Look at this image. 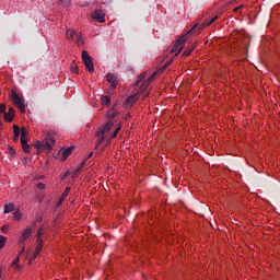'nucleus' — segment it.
<instances>
[{"label": "nucleus", "instance_id": "32", "mask_svg": "<svg viewBox=\"0 0 280 280\" xmlns=\"http://www.w3.org/2000/svg\"><path fill=\"white\" fill-rule=\"evenodd\" d=\"M20 141L22 145H25L27 143V137H21Z\"/></svg>", "mask_w": 280, "mask_h": 280}, {"label": "nucleus", "instance_id": "4", "mask_svg": "<svg viewBox=\"0 0 280 280\" xmlns=\"http://www.w3.org/2000/svg\"><path fill=\"white\" fill-rule=\"evenodd\" d=\"M82 61L85 65L88 71H90V73H93L95 71V67L93 66V58L89 56V51H82Z\"/></svg>", "mask_w": 280, "mask_h": 280}, {"label": "nucleus", "instance_id": "3", "mask_svg": "<svg viewBox=\"0 0 280 280\" xmlns=\"http://www.w3.org/2000/svg\"><path fill=\"white\" fill-rule=\"evenodd\" d=\"M11 100L20 108L21 113H25V100L19 96L16 90H11Z\"/></svg>", "mask_w": 280, "mask_h": 280}, {"label": "nucleus", "instance_id": "47", "mask_svg": "<svg viewBox=\"0 0 280 280\" xmlns=\"http://www.w3.org/2000/svg\"><path fill=\"white\" fill-rule=\"evenodd\" d=\"M91 156H93V153H90L89 159H91Z\"/></svg>", "mask_w": 280, "mask_h": 280}, {"label": "nucleus", "instance_id": "2", "mask_svg": "<svg viewBox=\"0 0 280 280\" xmlns=\"http://www.w3.org/2000/svg\"><path fill=\"white\" fill-rule=\"evenodd\" d=\"M56 137L57 133L54 130H45L44 131V142H45V148L50 152V150H54V145H56Z\"/></svg>", "mask_w": 280, "mask_h": 280}, {"label": "nucleus", "instance_id": "30", "mask_svg": "<svg viewBox=\"0 0 280 280\" xmlns=\"http://www.w3.org/2000/svg\"><path fill=\"white\" fill-rule=\"evenodd\" d=\"M20 135L21 137H27V130L25 129V127H22V129L20 130Z\"/></svg>", "mask_w": 280, "mask_h": 280}, {"label": "nucleus", "instance_id": "34", "mask_svg": "<svg viewBox=\"0 0 280 280\" xmlns=\"http://www.w3.org/2000/svg\"><path fill=\"white\" fill-rule=\"evenodd\" d=\"M43 233H45V230L43 228H40L37 232V237H40L43 235Z\"/></svg>", "mask_w": 280, "mask_h": 280}, {"label": "nucleus", "instance_id": "44", "mask_svg": "<svg viewBox=\"0 0 280 280\" xmlns=\"http://www.w3.org/2000/svg\"><path fill=\"white\" fill-rule=\"evenodd\" d=\"M197 25H195L187 34H191V32H194V30H196Z\"/></svg>", "mask_w": 280, "mask_h": 280}, {"label": "nucleus", "instance_id": "13", "mask_svg": "<svg viewBox=\"0 0 280 280\" xmlns=\"http://www.w3.org/2000/svg\"><path fill=\"white\" fill-rule=\"evenodd\" d=\"M75 35H78V33H75V31L68 30L67 33H66V38L68 40H75Z\"/></svg>", "mask_w": 280, "mask_h": 280}, {"label": "nucleus", "instance_id": "45", "mask_svg": "<svg viewBox=\"0 0 280 280\" xmlns=\"http://www.w3.org/2000/svg\"><path fill=\"white\" fill-rule=\"evenodd\" d=\"M237 10H242V5L234 9V12H237Z\"/></svg>", "mask_w": 280, "mask_h": 280}, {"label": "nucleus", "instance_id": "20", "mask_svg": "<svg viewBox=\"0 0 280 280\" xmlns=\"http://www.w3.org/2000/svg\"><path fill=\"white\" fill-rule=\"evenodd\" d=\"M194 49H196V44H192L188 50H185L183 52V56H186V57L191 56V52L194 51Z\"/></svg>", "mask_w": 280, "mask_h": 280}, {"label": "nucleus", "instance_id": "48", "mask_svg": "<svg viewBox=\"0 0 280 280\" xmlns=\"http://www.w3.org/2000/svg\"><path fill=\"white\" fill-rule=\"evenodd\" d=\"M0 279H1V269H0Z\"/></svg>", "mask_w": 280, "mask_h": 280}, {"label": "nucleus", "instance_id": "10", "mask_svg": "<svg viewBox=\"0 0 280 280\" xmlns=\"http://www.w3.org/2000/svg\"><path fill=\"white\" fill-rule=\"evenodd\" d=\"M107 82H109V84H112V89H117V77H115V74L109 73L107 74Z\"/></svg>", "mask_w": 280, "mask_h": 280}, {"label": "nucleus", "instance_id": "1", "mask_svg": "<svg viewBox=\"0 0 280 280\" xmlns=\"http://www.w3.org/2000/svg\"><path fill=\"white\" fill-rule=\"evenodd\" d=\"M154 75H156V73H153L147 81H143L138 94H132L126 100V106H133L137 100H139V95H144L143 98L148 97V93H145V91L148 90V86H150L152 80H154Z\"/></svg>", "mask_w": 280, "mask_h": 280}, {"label": "nucleus", "instance_id": "14", "mask_svg": "<svg viewBox=\"0 0 280 280\" xmlns=\"http://www.w3.org/2000/svg\"><path fill=\"white\" fill-rule=\"evenodd\" d=\"M35 148H36L37 150H47V148L45 147V140H44V141L37 140V141L35 142Z\"/></svg>", "mask_w": 280, "mask_h": 280}, {"label": "nucleus", "instance_id": "35", "mask_svg": "<svg viewBox=\"0 0 280 280\" xmlns=\"http://www.w3.org/2000/svg\"><path fill=\"white\" fill-rule=\"evenodd\" d=\"M209 25H212L211 21H206L203 22L202 27H209Z\"/></svg>", "mask_w": 280, "mask_h": 280}, {"label": "nucleus", "instance_id": "23", "mask_svg": "<svg viewBox=\"0 0 280 280\" xmlns=\"http://www.w3.org/2000/svg\"><path fill=\"white\" fill-rule=\"evenodd\" d=\"M70 69L72 71V73H79L78 71V63H75V61H72Z\"/></svg>", "mask_w": 280, "mask_h": 280}, {"label": "nucleus", "instance_id": "25", "mask_svg": "<svg viewBox=\"0 0 280 280\" xmlns=\"http://www.w3.org/2000/svg\"><path fill=\"white\" fill-rule=\"evenodd\" d=\"M70 191H71V188H70V187H67V188L65 189V191H63L62 195H61L62 200H65V199L67 198V196H69Z\"/></svg>", "mask_w": 280, "mask_h": 280}, {"label": "nucleus", "instance_id": "21", "mask_svg": "<svg viewBox=\"0 0 280 280\" xmlns=\"http://www.w3.org/2000/svg\"><path fill=\"white\" fill-rule=\"evenodd\" d=\"M96 137H97V143H96V148H97V145H102V143H104V139H106V136H104V135L97 136L96 135Z\"/></svg>", "mask_w": 280, "mask_h": 280}, {"label": "nucleus", "instance_id": "22", "mask_svg": "<svg viewBox=\"0 0 280 280\" xmlns=\"http://www.w3.org/2000/svg\"><path fill=\"white\" fill-rule=\"evenodd\" d=\"M144 80H145V72L139 75V80L136 82L135 86H139V84H141V82H143Z\"/></svg>", "mask_w": 280, "mask_h": 280}, {"label": "nucleus", "instance_id": "26", "mask_svg": "<svg viewBox=\"0 0 280 280\" xmlns=\"http://www.w3.org/2000/svg\"><path fill=\"white\" fill-rule=\"evenodd\" d=\"M13 220H15L16 222H19V220H21V211L16 210L13 214Z\"/></svg>", "mask_w": 280, "mask_h": 280}, {"label": "nucleus", "instance_id": "7", "mask_svg": "<svg viewBox=\"0 0 280 280\" xmlns=\"http://www.w3.org/2000/svg\"><path fill=\"white\" fill-rule=\"evenodd\" d=\"M30 237H32V228H27L23 231V233L19 240L20 246H23V244H25V241L30 240Z\"/></svg>", "mask_w": 280, "mask_h": 280}, {"label": "nucleus", "instance_id": "15", "mask_svg": "<svg viewBox=\"0 0 280 280\" xmlns=\"http://www.w3.org/2000/svg\"><path fill=\"white\" fill-rule=\"evenodd\" d=\"M73 152V147L67 148L63 150L62 156L63 159H69L71 156V153Z\"/></svg>", "mask_w": 280, "mask_h": 280}, {"label": "nucleus", "instance_id": "31", "mask_svg": "<svg viewBox=\"0 0 280 280\" xmlns=\"http://www.w3.org/2000/svg\"><path fill=\"white\" fill-rule=\"evenodd\" d=\"M0 114L5 115V104L0 105Z\"/></svg>", "mask_w": 280, "mask_h": 280}, {"label": "nucleus", "instance_id": "46", "mask_svg": "<svg viewBox=\"0 0 280 280\" xmlns=\"http://www.w3.org/2000/svg\"><path fill=\"white\" fill-rule=\"evenodd\" d=\"M11 154H16L13 148L10 149Z\"/></svg>", "mask_w": 280, "mask_h": 280}, {"label": "nucleus", "instance_id": "40", "mask_svg": "<svg viewBox=\"0 0 280 280\" xmlns=\"http://www.w3.org/2000/svg\"><path fill=\"white\" fill-rule=\"evenodd\" d=\"M85 163H86V162L83 161V162L79 165L78 170H80V172L82 171V167H84Z\"/></svg>", "mask_w": 280, "mask_h": 280}, {"label": "nucleus", "instance_id": "24", "mask_svg": "<svg viewBox=\"0 0 280 280\" xmlns=\"http://www.w3.org/2000/svg\"><path fill=\"white\" fill-rule=\"evenodd\" d=\"M5 242H8V237L0 235V249L5 246Z\"/></svg>", "mask_w": 280, "mask_h": 280}, {"label": "nucleus", "instance_id": "42", "mask_svg": "<svg viewBox=\"0 0 280 280\" xmlns=\"http://www.w3.org/2000/svg\"><path fill=\"white\" fill-rule=\"evenodd\" d=\"M25 253V246H22V249L20 250L19 255H23Z\"/></svg>", "mask_w": 280, "mask_h": 280}, {"label": "nucleus", "instance_id": "33", "mask_svg": "<svg viewBox=\"0 0 280 280\" xmlns=\"http://www.w3.org/2000/svg\"><path fill=\"white\" fill-rule=\"evenodd\" d=\"M78 174H80V168H77V170L72 173V178H78Z\"/></svg>", "mask_w": 280, "mask_h": 280}, {"label": "nucleus", "instance_id": "17", "mask_svg": "<svg viewBox=\"0 0 280 280\" xmlns=\"http://www.w3.org/2000/svg\"><path fill=\"white\" fill-rule=\"evenodd\" d=\"M74 40H75V44L78 45V47H82V45H84V42L82 40V36L78 35V34L74 36Z\"/></svg>", "mask_w": 280, "mask_h": 280}, {"label": "nucleus", "instance_id": "36", "mask_svg": "<svg viewBox=\"0 0 280 280\" xmlns=\"http://www.w3.org/2000/svg\"><path fill=\"white\" fill-rule=\"evenodd\" d=\"M37 189H45V184L38 183L37 184Z\"/></svg>", "mask_w": 280, "mask_h": 280}, {"label": "nucleus", "instance_id": "9", "mask_svg": "<svg viewBox=\"0 0 280 280\" xmlns=\"http://www.w3.org/2000/svg\"><path fill=\"white\" fill-rule=\"evenodd\" d=\"M110 128H113V122L108 121L106 124V126H104L102 129H100L96 132V136L100 137V135H104L106 137V135H108V132H110Z\"/></svg>", "mask_w": 280, "mask_h": 280}, {"label": "nucleus", "instance_id": "41", "mask_svg": "<svg viewBox=\"0 0 280 280\" xmlns=\"http://www.w3.org/2000/svg\"><path fill=\"white\" fill-rule=\"evenodd\" d=\"M70 175H71L70 172H66V173L63 174V176H62V179L67 178V176H70Z\"/></svg>", "mask_w": 280, "mask_h": 280}, {"label": "nucleus", "instance_id": "18", "mask_svg": "<svg viewBox=\"0 0 280 280\" xmlns=\"http://www.w3.org/2000/svg\"><path fill=\"white\" fill-rule=\"evenodd\" d=\"M101 102L103 106H108L110 104V96H102Z\"/></svg>", "mask_w": 280, "mask_h": 280}, {"label": "nucleus", "instance_id": "27", "mask_svg": "<svg viewBox=\"0 0 280 280\" xmlns=\"http://www.w3.org/2000/svg\"><path fill=\"white\" fill-rule=\"evenodd\" d=\"M119 130H121V126H118V127L115 129V131H114V133L112 135L110 139H115V137H117V135H119Z\"/></svg>", "mask_w": 280, "mask_h": 280}, {"label": "nucleus", "instance_id": "19", "mask_svg": "<svg viewBox=\"0 0 280 280\" xmlns=\"http://www.w3.org/2000/svg\"><path fill=\"white\" fill-rule=\"evenodd\" d=\"M12 211H14V205L13 203H9L4 206V213H12Z\"/></svg>", "mask_w": 280, "mask_h": 280}, {"label": "nucleus", "instance_id": "49", "mask_svg": "<svg viewBox=\"0 0 280 280\" xmlns=\"http://www.w3.org/2000/svg\"><path fill=\"white\" fill-rule=\"evenodd\" d=\"M0 126H1V121H0Z\"/></svg>", "mask_w": 280, "mask_h": 280}, {"label": "nucleus", "instance_id": "28", "mask_svg": "<svg viewBox=\"0 0 280 280\" xmlns=\"http://www.w3.org/2000/svg\"><path fill=\"white\" fill-rule=\"evenodd\" d=\"M172 62H174V59H170L163 67H162V71H165V69H167L170 67V65H172Z\"/></svg>", "mask_w": 280, "mask_h": 280}, {"label": "nucleus", "instance_id": "37", "mask_svg": "<svg viewBox=\"0 0 280 280\" xmlns=\"http://www.w3.org/2000/svg\"><path fill=\"white\" fill-rule=\"evenodd\" d=\"M8 229H9L8 225H3L1 228L2 233H4V234L8 233Z\"/></svg>", "mask_w": 280, "mask_h": 280}, {"label": "nucleus", "instance_id": "43", "mask_svg": "<svg viewBox=\"0 0 280 280\" xmlns=\"http://www.w3.org/2000/svg\"><path fill=\"white\" fill-rule=\"evenodd\" d=\"M62 202H65V199H62V197H60L58 205H61Z\"/></svg>", "mask_w": 280, "mask_h": 280}, {"label": "nucleus", "instance_id": "8", "mask_svg": "<svg viewBox=\"0 0 280 280\" xmlns=\"http://www.w3.org/2000/svg\"><path fill=\"white\" fill-rule=\"evenodd\" d=\"M43 250V238L42 237H37V246L34 250L33 257H32V261H34V259H36V257H38V255H40V252Z\"/></svg>", "mask_w": 280, "mask_h": 280}, {"label": "nucleus", "instance_id": "11", "mask_svg": "<svg viewBox=\"0 0 280 280\" xmlns=\"http://www.w3.org/2000/svg\"><path fill=\"white\" fill-rule=\"evenodd\" d=\"M14 114H15L14 107H10L9 112L4 113L5 121H8V122L12 121L14 119Z\"/></svg>", "mask_w": 280, "mask_h": 280}, {"label": "nucleus", "instance_id": "6", "mask_svg": "<svg viewBox=\"0 0 280 280\" xmlns=\"http://www.w3.org/2000/svg\"><path fill=\"white\" fill-rule=\"evenodd\" d=\"M92 19L94 21H98V23H105L106 22V14L104 13V11L102 9H96L92 13Z\"/></svg>", "mask_w": 280, "mask_h": 280}, {"label": "nucleus", "instance_id": "39", "mask_svg": "<svg viewBox=\"0 0 280 280\" xmlns=\"http://www.w3.org/2000/svg\"><path fill=\"white\" fill-rule=\"evenodd\" d=\"M215 21H218V15H215L214 18H212V19L210 20V23L213 25V23H215Z\"/></svg>", "mask_w": 280, "mask_h": 280}, {"label": "nucleus", "instance_id": "12", "mask_svg": "<svg viewBox=\"0 0 280 280\" xmlns=\"http://www.w3.org/2000/svg\"><path fill=\"white\" fill-rule=\"evenodd\" d=\"M13 132H14L13 141L16 143V141H19V137H21V128L18 125H13Z\"/></svg>", "mask_w": 280, "mask_h": 280}, {"label": "nucleus", "instance_id": "5", "mask_svg": "<svg viewBox=\"0 0 280 280\" xmlns=\"http://www.w3.org/2000/svg\"><path fill=\"white\" fill-rule=\"evenodd\" d=\"M187 40L185 38H179L176 44L174 45V47L171 50V54H175V56H178V54H180V51H183V47H185V43Z\"/></svg>", "mask_w": 280, "mask_h": 280}, {"label": "nucleus", "instance_id": "38", "mask_svg": "<svg viewBox=\"0 0 280 280\" xmlns=\"http://www.w3.org/2000/svg\"><path fill=\"white\" fill-rule=\"evenodd\" d=\"M19 261H21V258L16 257V258L13 260L12 266H16V264H18Z\"/></svg>", "mask_w": 280, "mask_h": 280}, {"label": "nucleus", "instance_id": "29", "mask_svg": "<svg viewBox=\"0 0 280 280\" xmlns=\"http://www.w3.org/2000/svg\"><path fill=\"white\" fill-rule=\"evenodd\" d=\"M22 149H23V152L28 154V152H30V144H27V142H26V144H22Z\"/></svg>", "mask_w": 280, "mask_h": 280}, {"label": "nucleus", "instance_id": "16", "mask_svg": "<svg viewBox=\"0 0 280 280\" xmlns=\"http://www.w3.org/2000/svg\"><path fill=\"white\" fill-rule=\"evenodd\" d=\"M107 117L108 119H115V117H117V110H115V107L107 112Z\"/></svg>", "mask_w": 280, "mask_h": 280}]
</instances>
